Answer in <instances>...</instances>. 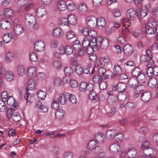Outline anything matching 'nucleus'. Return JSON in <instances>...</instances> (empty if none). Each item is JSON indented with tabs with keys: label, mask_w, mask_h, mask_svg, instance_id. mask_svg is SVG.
Masks as SVG:
<instances>
[{
	"label": "nucleus",
	"mask_w": 158,
	"mask_h": 158,
	"mask_svg": "<svg viewBox=\"0 0 158 158\" xmlns=\"http://www.w3.org/2000/svg\"><path fill=\"white\" fill-rule=\"evenodd\" d=\"M127 18H124L123 21L124 23V25L125 28L122 30H128L127 27H129L130 24L129 19L132 21H134L136 19L137 15H136L135 11L133 9H130L128 10L127 13Z\"/></svg>",
	"instance_id": "f257e3e1"
},
{
	"label": "nucleus",
	"mask_w": 158,
	"mask_h": 158,
	"mask_svg": "<svg viewBox=\"0 0 158 158\" xmlns=\"http://www.w3.org/2000/svg\"><path fill=\"white\" fill-rule=\"evenodd\" d=\"M26 25L29 29L34 28L36 23V19L34 16L30 14H26L25 16Z\"/></svg>",
	"instance_id": "f03ea898"
},
{
	"label": "nucleus",
	"mask_w": 158,
	"mask_h": 158,
	"mask_svg": "<svg viewBox=\"0 0 158 158\" xmlns=\"http://www.w3.org/2000/svg\"><path fill=\"white\" fill-rule=\"evenodd\" d=\"M156 26V22L154 19L152 18H150L148 20L147 24L144 23L141 24V27L142 29L149 30L150 28L153 30Z\"/></svg>",
	"instance_id": "7ed1b4c3"
},
{
	"label": "nucleus",
	"mask_w": 158,
	"mask_h": 158,
	"mask_svg": "<svg viewBox=\"0 0 158 158\" xmlns=\"http://www.w3.org/2000/svg\"><path fill=\"white\" fill-rule=\"evenodd\" d=\"M87 24L89 27L91 29H94L97 27V19L94 16H89L86 19Z\"/></svg>",
	"instance_id": "20e7f679"
},
{
	"label": "nucleus",
	"mask_w": 158,
	"mask_h": 158,
	"mask_svg": "<svg viewBox=\"0 0 158 158\" xmlns=\"http://www.w3.org/2000/svg\"><path fill=\"white\" fill-rule=\"evenodd\" d=\"M34 48L37 52H40L45 50V45L44 42L41 40L36 41L35 44Z\"/></svg>",
	"instance_id": "39448f33"
},
{
	"label": "nucleus",
	"mask_w": 158,
	"mask_h": 158,
	"mask_svg": "<svg viewBox=\"0 0 158 158\" xmlns=\"http://www.w3.org/2000/svg\"><path fill=\"white\" fill-rule=\"evenodd\" d=\"M97 40L100 44L101 48L103 49H106L109 46V40L106 38H105L102 39L101 37L97 38Z\"/></svg>",
	"instance_id": "423d86ee"
},
{
	"label": "nucleus",
	"mask_w": 158,
	"mask_h": 158,
	"mask_svg": "<svg viewBox=\"0 0 158 158\" xmlns=\"http://www.w3.org/2000/svg\"><path fill=\"white\" fill-rule=\"evenodd\" d=\"M110 152L112 154H115L118 152L120 150V146L116 143H112L109 147Z\"/></svg>",
	"instance_id": "0eeeda50"
},
{
	"label": "nucleus",
	"mask_w": 158,
	"mask_h": 158,
	"mask_svg": "<svg viewBox=\"0 0 158 158\" xmlns=\"http://www.w3.org/2000/svg\"><path fill=\"white\" fill-rule=\"evenodd\" d=\"M148 11L147 8L145 7H142L140 10H137V17L140 19V18H143L148 14Z\"/></svg>",
	"instance_id": "6e6552de"
},
{
	"label": "nucleus",
	"mask_w": 158,
	"mask_h": 158,
	"mask_svg": "<svg viewBox=\"0 0 158 158\" xmlns=\"http://www.w3.org/2000/svg\"><path fill=\"white\" fill-rule=\"evenodd\" d=\"M37 74L36 68L32 66H29L27 69V74L29 77L34 78Z\"/></svg>",
	"instance_id": "1a4fd4ad"
},
{
	"label": "nucleus",
	"mask_w": 158,
	"mask_h": 158,
	"mask_svg": "<svg viewBox=\"0 0 158 158\" xmlns=\"http://www.w3.org/2000/svg\"><path fill=\"white\" fill-rule=\"evenodd\" d=\"M36 13L37 16L40 18H42L47 14L45 9L42 6H39L36 8Z\"/></svg>",
	"instance_id": "9d476101"
},
{
	"label": "nucleus",
	"mask_w": 158,
	"mask_h": 158,
	"mask_svg": "<svg viewBox=\"0 0 158 158\" xmlns=\"http://www.w3.org/2000/svg\"><path fill=\"white\" fill-rule=\"evenodd\" d=\"M135 88V94L133 97L135 98H137L139 96L141 93L143 92L145 86L143 85H139Z\"/></svg>",
	"instance_id": "9b49d317"
},
{
	"label": "nucleus",
	"mask_w": 158,
	"mask_h": 158,
	"mask_svg": "<svg viewBox=\"0 0 158 158\" xmlns=\"http://www.w3.org/2000/svg\"><path fill=\"white\" fill-rule=\"evenodd\" d=\"M126 89V85L123 83H119L116 86L112 87L113 90L118 91L119 92H123Z\"/></svg>",
	"instance_id": "f8f14e48"
},
{
	"label": "nucleus",
	"mask_w": 158,
	"mask_h": 158,
	"mask_svg": "<svg viewBox=\"0 0 158 158\" xmlns=\"http://www.w3.org/2000/svg\"><path fill=\"white\" fill-rule=\"evenodd\" d=\"M106 25V22L104 18L100 17L97 19V27L98 29H105Z\"/></svg>",
	"instance_id": "ddd939ff"
},
{
	"label": "nucleus",
	"mask_w": 158,
	"mask_h": 158,
	"mask_svg": "<svg viewBox=\"0 0 158 158\" xmlns=\"http://www.w3.org/2000/svg\"><path fill=\"white\" fill-rule=\"evenodd\" d=\"M94 138L97 142L100 144L103 143L105 139L104 134L100 132L95 134Z\"/></svg>",
	"instance_id": "4468645a"
},
{
	"label": "nucleus",
	"mask_w": 158,
	"mask_h": 158,
	"mask_svg": "<svg viewBox=\"0 0 158 158\" xmlns=\"http://www.w3.org/2000/svg\"><path fill=\"white\" fill-rule=\"evenodd\" d=\"M123 51L126 55L129 56L133 52V48L130 44H126L123 48Z\"/></svg>",
	"instance_id": "2eb2a0df"
},
{
	"label": "nucleus",
	"mask_w": 158,
	"mask_h": 158,
	"mask_svg": "<svg viewBox=\"0 0 158 158\" xmlns=\"http://www.w3.org/2000/svg\"><path fill=\"white\" fill-rule=\"evenodd\" d=\"M69 93H68L60 95L59 98L58 99L61 104L64 105L67 103L69 99Z\"/></svg>",
	"instance_id": "dca6fc26"
},
{
	"label": "nucleus",
	"mask_w": 158,
	"mask_h": 158,
	"mask_svg": "<svg viewBox=\"0 0 158 158\" xmlns=\"http://www.w3.org/2000/svg\"><path fill=\"white\" fill-rule=\"evenodd\" d=\"M116 134V131L114 130H109L106 131V137L108 140H112L114 138Z\"/></svg>",
	"instance_id": "f3484780"
},
{
	"label": "nucleus",
	"mask_w": 158,
	"mask_h": 158,
	"mask_svg": "<svg viewBox=\"0 0 158 158\" xmlns=\"http://www.w3.org/2000/svg\"><path fill=\"white\" fill-rule=\"evenodd\" d=\"M137 154V151L135 148H128L127 154L129 157L135 158Z\"/></svg>",
	"instance_id": "a211bd4d"
},
{
	"label": "nucleus",
	"mask_w": 158,
	"mask_h": 158,
	"mask_svg": "<svg viewBox=\"0 0 158 158\" xmlns=\"http://www.w3.org/2000/svg\"><path fill=\"white\" fill-rule=\"evenodd\" d=\"M57 5L58 9L60 11H64L66 9L67 5L64 0H61L58 1Z\"/></svg>",
	"instance_id": "6ab92c4d"
},
{
	"label": "nucleus",
	"mask_w": 158,
	"mask_h": 158,
	"mask_svg": "<svg viewBox=\"0 0 158 158\" xmlns=\"http://www.w3.org/2000/svg\"><path fill=\"white\" fill-rule=\"evenodd\" d=\"M138 84L140 85H143L147 80V77L146 75L142 73L137 78Z\"/></svg>",
	"instance_id": "aec40b11"
},
{
	"label": "nucleus",
	"mask_w": 158,
	"mask_h": 158,
	"mask_svg": "<svg viewBox=\"0 0 158 158\" xmlns=\"http://www.w3.org/2000/svg\"><path fill=\"white\" fill-rule=\"evenodd\" d=\"M16 70L18 75L19 76L22 77L24 75L25 70L24 67L23 65H18L16 68Z\"/></svg>",
	"instance_id": "412c9836"
},
{
	"label": "nucleus",
	"mask_w": 158,
	"mask_h": 158,
	"mask_svg": "<svg viewBox=\"0 0 158 158\" xmlns=\"http://www.w3.org/2000/svg\"><path fill=\"white\" fill-rule=\"evenodd\" d=\"M129 86L132 88H135L138 86V82L137 79L133 77L129 79L128 81Z\"/></svg>",
	"instance_id": "4be33fe9"
},
{
	"label": "nucleus",
	"mask_w": 158,
	"mask_h": 158,
	"mask_svg": "<svg viewBox=\"0 0 158 158\" xmlns=\"http://www.w3.org/2000/svg\"><path fill=\"white\" fill-rule=\"evenodd\" d=\"M14 74L12 71L8 70L6 71L5 75L4 78L6 80L9 81H13L14 79Z\"/></svg>",
	"instance_id": "5701e85b"
},
{
	"label": "nucleus",
	"mask_w": 158,
	"mask_h": 158,
	"mask_svg": "<svg viewBox=\"0 0 158 158\" xmlns=\"http://www.w3.org/2000/svg\"><path fill=\"white\" fill-rule=\"evenodd\" d=\"M68 20L69 27L70 25H75L77 23V19L75 16L72 14L68 15Z\"/></svg>",
	"instance_id": "b1692460"
},
{
	"label": "nucleus",
	"mask_w": 158,
	"mask_h": 158,
	"mask_svg": "<svg viewBox=\"0 0 158 158\" xmlns=\"http://www.w3.org/2000/svg\"><path fill=\"white\" fill-rule=\"evenodd\" d=\"M35 82L33 79H29L28 81L27 90H34L35 88Z\"/></svg>",
	"instance_id": "393cba45"
},
{
	"label": "nucleus",
	"mask_w": 158,
	"mask_h": 158,
	"mask_svg": "<svg viewBox=\"0 0 158 158\" xmlns=\"http://www.w3.org/2000/svg\"><path fill=\"white\" fill-rule=\"evenodd\" d=\"M151 97V94L149 92H145L141 96V99L144 102H147L150 100Z\"/></svg>",
	"instance_id": "a878e982"
},
{
	"label": "nucleus",
	"mask_w": 158,
	"mask_h": 158,
	"mask_svg": "<svg viewBox=\"0 0 158 158\" xmlns=\"http://www.w3.org/2000/svg\"><path fill=\"white\" fill-rule=\"evenodd\" d=\"M79 12L82 14H85L87 12L88 9L86 5L84 3H81L79 6Z\"/></svg>",
	"instance_id": "bb28decb"
},
{
	"label": "nucleus",
	"mask_w": 158,
	"mask_h": 158,
	"mask_svg": "<svg viewBox=\"0 0 158 158\" xmlns=\"http://www.w3.org/2000/svg\"><path fill=\"white\" fill-rule=\"evenodd\" d=\"M133 77L137 78L141 74H142L141 70L138 67H136L134 69L132 73Z\"/></svg>",
	"instance_id": "cd10ccee"
},
{
	"label": "nucleus",
	"mask_w": 158,
	"mask_h": 158,
	"mask_svg": "<svg viewBox=\"0 0 158 158\" xmlns=\"http://www.w3.org/2000/svg\"><path fill=\"white\" fill-rule=\"evenodd\" d=\"M11 27L10 23L8 21H5L2 23H0V29L9 30Z\"/></svg>",
	"instance_id": "c85d7f7f"
},
{
	"label": "nucleus",
	"mask_w": 158,
	"mask_h": 158,
	"mask_svg": "<svg viewBox=\"0 0 158 158\" xmlns=\"http://www.w3.org/2000/svg\"><path fill=\"white\" fill-rule=\"evenodd\" d=\"M59 107V103L57 98L55 97L52 100L51 103V107L52 109L56 110Z\"/></svg>",
	"instance_id": "c756f323"
},
{
	"label": "nucleus",
	"mask_w": 158,
	"mask_h": 158,
	"mask_svg": "<svg viewBox=\"0 0 158 158\" xmlns=\"http://www.w3.org/2000/svg\"><path fill=\"white\" fill-rule=\"evenodd\" d=\"M51 153L55 156L59 155L60 151L59 148L57 146H54L52 147L50 150Z\"/></svg>",
	"instance_id": "7c9ffc66"
},
{
	"label": "nucleus",
	"mask_w": 158,
	"mask_h": 158,
	"mask_svg": "<svg viewBox=\"0 0 158 158\" xmlns=\"http://www.w3.org/2000/svg\"><path fill=\"white\" fill-rule=\"evenodd\" d=\"M97 146V143L96 141L94 140H91L88 143L87 148L89 150L91 151Z\"/></svg>",
	"instance_id": "2f4dec72"
},
{
	"label": "nucleus",
	"mask_w": 158,
	"mask_h": 158,
	"mask_svg": "<svg viewBox=\"0 0 158 158\" xmlns=\"http://www.w3.org/2000/svg\"><path fill=\"white\" fill-rule=\"evenodd\" d=\"M63 30H53L52 33L53 36L56 38L62 37L64 34Z\"/></svg>",
	"instance_id": "473e14b6"
},
{
	"label": "nucleus",
	"mask_w": 158,
	"mask_h": 158,
	"mask_svg": "<svg viewBox=\"0 0 158 158\" xmlns=\"http://www.w3.org/2000/svg\"><path fill=\"white\" fill-rule=\"evenodd\" d=\"M157 83V79L155 78H152L150 79L148 82L149 87L153 88L156 86Z\"/></svg>",
	"instance_id": "72a5a7b5"
},
{
	"label": "nucleus",
	"mask_w": 158,
	"mask_h": 158,
	"mask_svg": "<svg viewBox=\"0 0 158 158\" xmlns=\"http://www.w3.org/2000/svg\"><path fill=\"white\" fill-rule=\"evenodd\" d=\"M65 75L67 77L71 76L73 74V70L72 68L69 67H66L64 69Z\"/></svg>",
	"instance_id": "f704fd0d"
},
{
	"label": "nucleus",
	"mask_w": 158,
	"mask_h": 158,
	"mask_svg": "<svg viewBox=\"0 0 158 158\" xmlns=\"http://www.w3.org/2000/svg\"><path fill=\"white\" fill-rule=\"evenodd\" d=\"M5 15L7 18H9L13 16V11L11 9L6 8L4 10Z\"/></svg>",
	"instance_id": "c9c22d12"
},
{
	"label": "nucleus",
	"mask_w": 158,
	"mask_h": 158,
	"mask_svg": "<svg viewBox=\"0 0 158 158\" xmlns=\"http://www.w3.org/2000/svg\"><path fill=\"white\" fill-rule=\"evenodd\" d=\"M29 56L30 60L32 62H36L38 60L37 55L34 52H31L29 53Z\"/></svg>",
	"instance_id": "e433bc0d"
},
{
	"label": "nucleus",
	"mask_w": 158,
	"mask_h": 158,
	"mask_svg": "<svg viewBox=\"0 0 158 158\" xmlns=\"http://www.w3.org/2000/svg\"><path fill=\"white\" fill-rule=\"evenodd\" d=\"M143 151L144 155L146 156H148L153 154L154 153V150L151 147L148 148Z\"/></svg>",
	"instance_id": "4c0bfd02"
},
{
	"label": "nucleus",
	"mask_w": 158,
	"mask_h": 158,
	"mask_svg": "<svg viewBox=\"0 0 158 158\" xmlns=\"http://www.w3.org/2000/svg\"><path fill=\"white\" fill-rule=\"evenodd\" d=\"M64 111L62 110L59 109L56 112V116L58 119H62L64 117Z\"/></svg>",
	"instance_id": "58836bf2"
},
{
	"label": "nucleus",
	"mask_w": 158,
	"mask_h": 158,
	"mask_svg": "<svg viewBox=\"0 0 158 158\" xmlns=\"http://www.w3.org/2000/svg\"><path fill=\"white\" fill-rule=\"evenodd\" d=\"M114 139L118 143L122 141L124 139L123 134L120 132L116 134Z\"/></svg>",
	"instance_id": "ea45409f"
},
{
	"label": "nucleus",
	"mask_w": 158,
	"mask_h": 158,
	"mask_svg": "<svg viewBox=\"0 0 158 158\" xmlns=\"http://www.w3.org/2000/svg\"><path fill=\"white\" fill-rule=\"evenodd\" d=\"M14 58V54L11 52H8L6 55V61L9 63L12 61Z\"/></svg>",
	"instance_id": "a19ab883"
},
{
	"label": "nucleus",
	"mask_w": 158,
	"mask_h": 158,
	"mask_svg": "<svg viewBox=\"0 0 158 158\" xmlns=\"http://www.w3.org/2000/svg\"><path fill=\"white\" fill-rule=\"evenodd\" d=\"M118 43L120 45H123L126 44L127 41L125 37L123 36L119 37L117 39Z\"/></svg>",
	"instance_id": "79ce46f5"
},
{
	"label": "nucleus",
	"mask_w": 158,
	"mask_h": 158,
	"mask_svg": "<svg viewBox=\"0 0 158 158\" xmlns=\"http://www.w3.org/2000/svg\"><path fill=\"white\" fill-rule=\"evenodd\" d=\"M113 72L115 76L120 75L122 73V70L119 66L117 65L114 66Z\"/></svg>",
	"instance_id": "37998d69"
},
{
	"label": "nucleus",
	"mask_w": 158,
	"mask_h": 158,
	"mask_svg": "<svg viewBox=\"0 0 158 158\" xmlns=\"http://www.w3.org/2000/svg\"><path fill=\"white\" fill-rule=\"evenodd\" d=\"M117 98L114 96L108 97L107 99V102L110 105L114 104Z\"/></svg>",
	"instance_id": "c03bdc74"
},
{
	"label": "nucleus",
	"mask_w": 158,
	"mask_h": 158,
	"mask_svg": "<svg viewBox=\"0 0 158 158\" xmlns=\"http://www.w3.org/2000/svg\"><path fill=\"white\" fill-rule=\"evenodd\" d=\"M98 42V40H97L96 39H93L90 41V46L92 47L94 49V51H96L98 50V48L97 47V42Z\"/></svg>",
	"instance_id": "a18cd8bd"
},
{
	"label": "nucleus",
	"mask_w": 158,
	"mask_h": 158,
	"mask_svg": "<svg viewBox=\"0 0 158 158\" xmlns=\"http://www.w3.org/2000/svg\"><path fill=\"white\" fill-rule=\"evenodd\" d=\"M12 38L11 35L9 33H6L3 36V40L4 42L7 44L9 42L12 40Z\"/></svg>",
	"instance_id": "49530a36"
},
{
	"label": "nucleus",
	"mask_w": 158,
	"mask_h": 158,
	"mask_svg": "<svg viewBox=\"0 0 158 158\" xmlns=\"http://www.w3.org/2000/svg\"><path fill=\"white\" fill-rule=\"evenodd\" d=\"M73 46L74 48L77 51H78L81 48L80 42L78 40H75L73 42Z\"/></svg>",
	"instance_id": "de8ad7c7"
},
{
	"label": "nucleus",
	"mask_w": 158,
	"mask_h": 158,
	"mask_svg": "<svg viewBox=\"0 0 158 158\" xmlns=\"http://www.w3.org/2000/svg\"><path fill=\"white\" fill-rule=\"evenodd\" d=\"M75 72L78 75L81 74L83 73V69L80 65H77L75 68Z\"/></svg>",
	"instance_id": "09e8293b"
},
{
	"label": "nucleus",
	"mask_w": 158,
	"mask_h": 158,
	"mask_svg": "<svg viewBox=\"0 0 158 158\" xmlns=\"http://www.w3.org/2000/svg\"><path fill=\"white\" fill-rule=\"evenodd\" d=\"M35 5L34 3L32 2L28 3L25 6L24 10L26 11H29L34 8Z\"/></svg>",
	"instance_id": "8fccbe9b"
},
{
	"label": "nucleus",
	"mask_w": 158,
	"mask_h": 158,
	"mask_svg": "<svg viewBox=\"0 0 158 158\" xmlns=\"http://www.w3.org/2000/svg\"><path fill=\"white\" fill-rule=\"evenodd\" d=\"M69 100L70 102L73 104H76L77 102L76 96L74 94H69Z\"/></svg>",
	"instance_id": "3c124183"
},
{
	"label": "nucleus",
	"mask_w": 158,
	"mask_h": 158,
	"mask_svg": "<svg viewBox=\"0 0 158 158\" xmlns=\"http://www.w3.org/2000/svg\"><path fill=\"white\" fill-rule=\"evenodd\" d=\"M7 103L8 105L10 106H14L15 104V100L14 98L12 97L9 96L6 99Z\"/></svg>",
	"instance_id": "603ef678"
},
{
	"label": "nucleus",
	"mask_w": 158,
	"mask_h": 158,
	"mask_svg": "<svg viewBox=\"0 0 158 158\" xmlns=\"http://www.w3.org/2000/svg\"><path fill=\"white\" fill-rule=\"evenodd\" d=\"M38 97L42 100L44 99L46 95V93L42 90H40L37 93Z\"/></svg>",
	"instance_id": "864d4df0"
},
{
	"label": "nucleus",
	"mask_w": 158,
	"mask_h": 158,
	"mask_svg": "<svg viewBox=\"0 0 158 158\" xmlns=\"http://www.w3.org/2000/svg\"><path fill=\"white\" fill-rule=\"evenodd\" d=\"M65 53L68 55L71 54L73 52L72 48L70 46H66L65 47Z\"/></svg>",
	"instance_id": "5fc2aeb1"
},
{
	"label": "nucleus",
	"mask_w": 158,
	"mask_h": 158,
	"mask_svg": "<svg viewBox=\"0 0 158 158\" xmlns=\"http://www.w3.org/2000/svg\"><path fill=\"white\" fill-rule=\"evenodd\" d=\"M112 14L114 17L118 18L121 16V12L119 9L118 8H115L112 10Z\"/></svg>",
	"instance_id": "6e6d98bb"
},
{
	"label": "nucleus",
	"mask_w": 158,
	"mask_h": 158,
	"mask_svg": "<svg viewBox=\"0 0 158 158\" xmlns=\"http://www.w3.org/2000/svg\"><path fill=\"white\" fill-rule=\"evenodd\" d=\"M73 152L69 151H65L63 154L64 158H73Z\"/></svg>",
	"instance_id": "4d7b16f0"
},
{
	"label": "nucleus",
	"mask_w": 158,
	"mask_h": 158,
	"mask_svg": "<svg viewBox=\"0 0 158 158\" xmlns=\"http://www.w3.org/2000/svg\"><path fill=\"white\" fill-rule=\"evenodd\" d=\"M82 44L84 48H86L90 46V40L87 38H85L83 40Z\"/></svg>",
	"instance_id": "13d9d810"
},
{
	"label": "nucleus",
	"mask_w": 158,
	"mask_h": 158,
	"mask_svg": "<svg viewBox=\"0 0 158 158\" xmlns=\"http://www.w3.org/2000/svg\"><path fill=\"white\" fill-rule=\"evenodd\" d=\"M89 98L92 100L96 101L97 95L94 91L89 92Z\"/></svg>",
	"instance_id": "bf43d9fd"
},
{
	"label": "nucleus",
	"mask_w": 158,
	"mask_h": 158,
	"mask_svg": "<svg viewBox=\"0 0 158 158\" xmlns=\"http://www.w3.org/2000/svg\"><path fill=\"white\" fill-rule=\"evenodd\" d=\"M68 18H62L60 19V24L62 26L66 25L69 27Z\"/></svg>",
	"instance_id": "052dcab7"
},
{
	"label": "nucleus",
	"mask_w": 158,
	"mask_h": 158,
	"mask_svg": "<svg viewBox=\"0 0 158 158\" xmlns=\"http://www.w3.org/2000/svg\"><path fill=\"white\" fill-rule=\"evenodd\" d=\"M12 118L13 120L15 122L19 121L21 119L19 114L16 112H14Z\"/></svg>",
	"instance_id": "680f3d73"
},
{
	"label": "nucleus",
	"mask_w": 158,
	"mask_h": 158,
	"mask_svg": "<svg viewBox=\"0 0 158 158\" xmlns=\"http://www.w3.org/2000/svg\"><path fill=\"white\" fill-rule=\"evenodd\" d=\"M118 99L121 102H124L126 99V96L123 92H119L118 94Z\"/></svg>",
	"instance_id": "e2e57ef3"
},
{
	"label": "nucleus",
	"mask_w": 158,
	"mask_h": 158,
	"mask_svg": "<svg viewBox=\"0 0 158 158\" xmlns=\"http://www.w3.org/2000/svg\"><path fill=\"white\" fill-rule=\"evenodd\" d=\"M16 112L10 108L7 109L6 112V114L8 118H12L13 116V114H14V112Z\"/></svg>",
	"instance_id": "0e129e2a"
},
{
	"label": "nucleus",
	"mask_w": 158,
	"mask_h": 158,
	"mask_svg": "<svg viewBox=\"0 0 158 158\" xmlns=\"http://www.w3.org/2000/svg\"><path fill=\"white\" fill-rule=\"evenodd\" d=\"M6 106L5 105L4 101L0 100V111L4 112L6 110Z\"/></svg>",
	"instance_id": "69168bd1"
},
{
	"label": "nucleus",
	"mask_w": 158,
	"mask_h": 158,
	"mask_svg": "<svg viewBox=\"0 0 158 158\" xmlns=\"http://www.w3.org/2000/svg\"><path fill=\"white\" fill-rule=\"evenodd\" d=\"M67 7L68 10L70 11H72L75 10L76 8L75 3L73 2L69 3L67 6Z\"/></svg>",
	"instance_id": "338daca9"
},
{
	"label": "nucleus",
	"mask_w": 158,
	"mask_h": 158,
	"mask_svg": "<svg viewBox=\"0 0 158 158\" xmlns=\"http://www.w3.org/2000/svg\"><path fill=\"white\" fill-rule=\"evenodd\" d=\"M97 35V33L95 30H89V37L94 39Z\"/></svg>",
	"instance_id": "774afa93"
}]
</instances>
